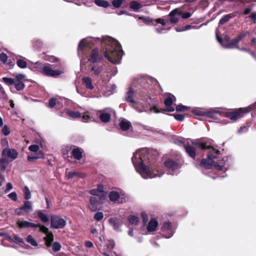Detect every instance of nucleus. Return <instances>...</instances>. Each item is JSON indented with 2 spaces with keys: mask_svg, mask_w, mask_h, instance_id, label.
Returning a JSON list of instances; mask_svg holds the SVG:
<instances>
[{
  "mask_svg": "<svg viewBox=\"0 0 256 256\" xmlns=\"http://www.w3.org/2000/svg\"><path fill=\"white\" fill-rule=\"evenodd\" d=\"M98 44H100V54H98L97 48V75L102 73L100 75L101 80L98 82L103 88L106 86L110 80L108 74L110 71L109 63L106 60L114 64L119 63L122 57V50L116 40L108 36L97 37Z\"/></svg>",
  "mask_w": 256,
  "mask_h": 256,
  "instance_id": "nucleus-1",
  "label": "nucleus"
},
{
  "mask_svg": "<svg viewBox=\"0 0 256 256\" xmlns=\"http://www.w3.org/2000/svg\"><path fill=\"white\" fill-rule=\"evenodd\" d=\"M192 113L198 116H206L212 118H218L220 116L224 115L232 120H236L242 117L244 114L250 112L249 108H241L234 109L230 112H222L216 109H210L208 110H202L198 108H194L192 111Z\"/></svg>",
  "mask_w": 256,
  "mask_h": 256,
  "instance_id": "nucleus-2",
  "label": "nucleus"
},
{
  "mask_svg": "<svg viewBox=\"0 0 256 256\" xmlns=\"http://www.w3.org/2000/svg\"><path fill=\"white\" fill-rule=\"evenodd\" d=\"M96 43V38L88 37L80 40L78 49V54L80 56H82L83 55L86 54L88 50L92 49V52L88 59V61L89 62L93 64H94L96 62V51L94 48ZM90 68H91V70L94 72V74L96 73V70L94 69V64Z\"/></svg>",
  "mask_w": 256,
  "mask_h": 256,
  "instance_id": "nucleus-3",
  "label": "nucleus"
},
{
  "mask_svg": "<svg viewBox=\"0 0 256 256\" xmlns=\"http://www.w3.org/2000/svg\"><path fill=\"white\" fill-rule=\"evenodd\" d=\"M143 154H139L137 157V153H134L132 158V162L136 170L139 172L144 178H152L156 176L158 174L155 173L158 172L156 169H153L150 165L146 166L144 162H145Z\"/></svg>",
  "mask_w": 256,
  "mask_h": 256,
  "instance_id": "nucleus-4",
  "label": "nucleus"
},
{
  "mask_svg": "<svg viewBox=\"0 0 256 256\" xmlns=\"http://www.w3.org/2000/svg\"><path fill=\"white\" fill-rule=\"evenodd\" d=\"M54 68V64L36 62L33 65L32 69L34 71L40 72L46 76L52 77L58 76L64 73L63 70H55Z\"/></svg>",
  "mask_w": 256,
  "mask_h": 256,
  "instance_id": "nucleus-5",
  "label": "nucleus"
},
{
  "mask_svg": "<svg viewBox=\"0 0 256 256\" xmlns=\"http://www.w3.org/2000/svg\"><path fill=\"white\" fill-rule=\"evenodd\" d=\"M18 152L14 148H6L2 152V158L0 159V167L4 170L8 163V158L13 160L17 158Z\"/></svg>",
  "mask_w": 256,
  "mask_h": 256,
  "instance_id": "nucleus-6",
  "label": "nucleus"
},
{
  "mask_svg": "<svg viewBox=\"0 0 256 256\" xmlns=\"http://www.w3.org/2000/svg\"><path fill=\"white\" fill-rule=\"evenodd\" d=\"M183 164L184 160L182 159L174 160L172 158H168L164 162V166L168 170L174 171L180 168Z\"/></svg>",
  "mask_w": 256,
  "mask_h": 256,
  "instance_id": "nucleus-7",
  "label": "nucleus"
},
{
  "mask_svg": "<svg viewBox=\"0 0 256 256\" xmlns=\"http://www.w3.org/2000/svg\"><path fill=\"white\" fill-rule=\"evenodd\" d=\"M66 224V221L62 218L52 215L50 216V226L55 229L63 228Z\"/></svg>",
  "mask_w": 256,
  "mask_h": 256,
  "instance_id": "nucleus-8",
  "label": "nucleus"
},
{
  "mask_svg": "<svg viewBox=\"0 0 256 256\" xmlns=\"http://www.w3.org/2000/svg\"><path fill=\"white\" fill-rule=\"evenodd\" d=\"M166 98L164 101V104L166 106L164 108L166 112H172L174 110L172 104L176 101V96L171 93H166Z\"/></svg>",
  "mask_w": 256,
  "mask_h": 256,
  "instance_id": "nucleus-9",
  "label": "nucleus"
},
{
  "mask_svg": "<svg viewBox=\"0 0 256 256\" xmlns=\"http://www.w3.org/2000/svg\"><path fill=\"white\" fill-rule=\"evenodd\" d=\"M161 230L164 235L167 238L172 236V226L170 222H164L161 228Z\"/></svg>",
  "mask_w": 256,
  "mask_h": 256,
  "instance_id": "nucleus-10",
  "label": "nucleus"
},
{
  "mask_svg": "<svg viewBox=\"0 0 256 256\" xmlns=\"http://www.w3.org/2000/svg\"><path fill=\"white\" fill-rule=\"evenodd\" d=\"M196 146L192 145V144L191 145L190 144H187L184 146V149L186 152L188 154V156L192 158L193 160H194L196 158Z\"/></svg>",
  "mask_w": 256,
  "mask_h": 256,
  "instance_id": "nucleus-11",
  "label": "nucleus"
},
{
  "mask_svg": "<svg viewBox=\"0 0 256 256\" xmlns=\"http://www.w3.org/2000/svg\"><path fill=\"white\" fill-rule=\"evenodd\" d=\"M84 150L78 146H74L72 150L71 155L72 158L76 160H80L82 158Z\"/></svg>",
  "mask_w": 256,
  "mask_h": 256,
  "instance_id": "nucleus-12",
  "label": "nucleus"
},
{
  "mask_svg": "<svg viewBox=\"0 0 256 256\" xmlns=\"http://www.w3.org/2000/svg\"><path fill=\"white\" fill-rule=\"evenodd\" d=\"M16 224L20 228H38L39 224H36L27 220H18Z\"/></svg>",
  "mask_w": 256,
  "mask_h": 256,
  "instance_id": "nucleus-13",
  "label": "nucleus"
},
{
  "mask_svg": "<svg viewBox=\"0 0 256 256\" xmlns=\"http://www.w3.org/2000/svg\"><path fill=\"white\" fill-rule=\"evenodd\" d=\"M134 92L132 88H130L126 92L125 100L131 104L130 106H134V105L136 104V101L134 100L133 98Z\"/></svg>",
  "mask_w": 256,
  "mask_h": 256,
  "instance_id": "nucleus-14",
  "label": "nucleus"
},
{
  "mask_svg": "<svg viewBox=\"0 0 256 256\" xmlns=\"http://www.w3.org/2000/svg\"><path fill=\"white\" fill-rule=\"evenodd\" d=\"M66 177L68 179H72L74 178H83L85 174L84 173L78 172H66Z\"/></svg>",
  "mask_w": 256,
  "mask_h": 256,
  "instance_id": "nucleus-15",
  "label": "nucleus"
},
{
  "mask_svg": "<svg viewBox=\"0 0 256 256\" xmlns=\"http://www.w3.org/2000/svg\"><path fill=\"white\" fill-rule=\"evenodd\" d=\"M139 96L142 100L148 102V100H151V96L149 91L147 89H142L138 92Z\"/></svg>",
  "mask_w": 256,
  "mask_h": 256,
  "instance_id": "nucleus-16",
  "label": "nucleus"
},
{
  "mask_svg": "<svg viewBox=\"0 0 256 256\" xmlns=\"http://www.w3.org/2000/svg\"><path fill=\"white\" fill-rule=\"evenodd\" d=\"M178 10L177 8L174 9L172 10L169 14L168 16L170 17V22L172 24H176L178 21V18L176 16V14L178 15Z\"/></svg>",
  "mask_w": 256,
  "mask_h": 256,
  "instance_id": "nucleus-17",
  "label": "nucleus"
},
{
  "mask_svg": "<svg viewBox=\"0 0 256 256\" xmlns=\"http://www.w3.org/2000/svg\"><path fill=\"white\" fill-rule=\"evenodd\" d=\"M212 163L213 162L209 159L207 160L206 158H202L199 164V165L200 166L204 168L206 170H210L212 166Z\"/></svg>",
  "mask_w": 256,
  "mask_h": 256,
  "instance_id": "nucleus-18",
  "label": "nucleus"
},
{
  "mask_svg": "<svg viewBox=\"0 0 256 256\" xmlns=\"http://www.w3.org/2000/svg\"><path fill=\"white\" fill-rule=\"evenodd\" d=\"M192 144L196 146L197 148H200L202 150H210L212 148L210 146H207L206 142H202L199 140L192 142Z\"/></svg>",
  "mask_w": 256,
  "mask_h": 256,
  "instance_id": "nucleus-19",
  "label": "nucleus"
},
{
  "mask_svg": "<svg viewBox=\"0 0 256 256\" xmlns=\"http://www.w3.org/2000/svg\"><path fill=\"white\" fill-rule=\"evenodd\" d=\"M158 226V222L155 219H152L148 222L147 226V230L148 232H152L156 230Z\"/></svg>",
  "mask_w": 256,
  "mask_h": 256,
  "instance_id": "nucleus-20",
  "label": "nucleus"
},
{
  "mask_svg": "<svg viewBox=\"0 0 256 256\" xmlns=\"http://www.w3.org/2000/svg\"><path fill=\"white\" fill-rule=\"evenodd\" d=\"M211 149L212 150L208 152L207 154V158L210 160L212 161L214 159L216 158V156L220 154V152L218 150L214 148L212 146Z\"/></svg>",
  "mask_w": 256,
  "mask_h": 256,
  "instance_id": "nucleus-21",
  "label": "nucleus"
},
{
  "mask_svg": "<svg viewBox=\"0 0 256 256\" xmlns=\"http://www.w3.org/2000/svg\"><path fill=\"white\" fill-rule=\"evenodd\" d=\"M239 42L237 38H235L228 44H224V46L227 48H238V44Z\"/></svg>",
  "mask_w": 256,
  "mask_h": 256,
  "instance_id": "nucleus-22",
  "label": "nucleus"
},
{
  "mask_svg": "<svg viewBox=\"0 0 256 256\" xmlns=\"http://www.w3.org/2000/svg\"><path fill=\"white\" fill-rule=\"evenodd\" d=\"M142 7V4L138 1L132 0L130 2V8L135 12H138Z\"/></svg>",
  "mask_w": 256,
  "mask_h": 256,
  "instance_id": "nucleus-23",
  "label": "nucleus"
},
{
  "mask_svg": "<svg viewBox=\"0 0 256 256\" xmlns=\"http://www.w3.org/2000/svg\"><path fill=\"white\" fill-rule=\"evenodd\" d=\"M98 117L102 122L108 123L110 120L111 114L106 112H102Z\"/></svg>",
  "mask_w": 256,
  "mask_h": 256,
  "instance_id": "nucleus-24",
  "label": "nucleus"
},
{
  "mask_svg": "<svg viewBox=\"0 0 256 256\" xmlns=\"http://www.w3.org/2000/svg\"><path fill=\"white\" fill-rule=\"evenodd\" d=\"M94 120V116L91 112H87L82 116V121L84 122H90Z\"/></svg>",
  "mask_w": 256,
  "mask_h": 256,
  "instance_id": "nucleus-25",
  "label": "nucleus"
},
{
  "mask_svg": "<svg viewBox=\"0 0 256 256\" xmlns=\"http://www.w3.org/2000/svg\"><path fill=\"white\" fill-rule=\"evenodd\" d=\"M235 16L236 15L234 12L224 15L221 19H220L218 22V24H224L228 22L230 20V19L234 18Z\"/></svg>",
  "mask_w": 256,
  "mask_h": 256,
  "instance_id": "nucleus-26",
  "label": "nucleus"
},
{
  "mask_svg": "<svg viewBox=\"0 0 256 256\" xmlns=\"http://www.w3.org/2000/svg\"><path fill=\"white\" fill-rule=\"evenodd\" d=\"M20 207L26 214L29 213L32 210V202L28 200L24 201L23 205Z\"/></svg>",
  "mask_w": 256,
  "mask_h": 256,
  "instance_id": "nucleus-27",
  "label": "nucleus"
},
{
  "mask_svg": "<svg viewBox=\"0 0 256 256\" xmlns=\"http://www.w3.org/2000/svg\"><path fill=\"white\" fill-rule=\"evenodd\" d=\"M44 240L45 241V244L47 247L52 246V242L54 241V235L52 232L48 233L44 238Z\"/></svg>",
  "mask_w": 256,
  "mask_h": 256,
  "instance_id": "nucleus-28",
  "label": "nucleus"
},
{
  "mask_svg": "<svg viewBox=\"0 0 256 256\" xmlns=\"http://www.w3.org/2000/svg\"><path fill=\"white\" fill-rule=\"evenodd\" d=\"M120 129L123 131H126L132 126L130 122L124 120H122L119 124Z\"/></svg>",
  "mask_w": 256,
  "mask_h": 256,
  "instance_id": "nucleus-29",
  "label": "nucleus"
},
{
  "mask_svg": "<svg viewBox=\"0 0 256 256\" xmlns=\"http://www.w3.org/2000/svg\"><path fill=\"white\" fill-rule=\"evenodd\" d=\"M82 84L88 89L92 90L94 88L92 84V79L88 76H85L82 79Z\"/></svg>",
  "mask_w": 256,
  "mask_h": 256,
  "instance_id": "nucleus-30",
  "label": "nucleus"
},
{
  "mask_svg": "<svg viewBox=\"0 0 256 256\" xmlns=\"http://www.w3.org/2000/svg\"><path fill=\"white\" fill-rule=\"evenodd\" d=\"M110 200L114 202H115L120 198V196L119 193L116 191L112 190L110 192L108 195Z\"/></svg>",
  "mask_w": 256,
  "mask_h": 256,
  "instance_id": "nucleus-31",
  "label": "nucleus"
},
{
  "mask_svg": "<svg viewBox=\"0 0 256 256\" xmlns=\"http://www.w3.org/2000/svg\"><path fill=\"white\" fill-rule=\"evenodd\" d=\"M97 198H98V201L102 203L107 200L108 191L98 192V189H97Z\"/></svg>",
  "mask_w": 256,
  "mask_h": 256,
  "instance_id": "nucleus-32",
  "label": "nucleus"
},
{
  "mask_svg": "<svg viewBox=\"0 0 256 256\" xmlns=\"http://www.w3.org/2000/svg\"><path fill=\"white\" fill-rule=\"evenodd\" d=\"M88 208L92 212L96 211V198L90 197V204Z\"/></svg>",
  "mask_w": 256,
  "mask_h": 256,
  "instance_id": "nucleus-33",
  "label": "nucleus"
},
{
  "mask_svg": "<svg viewBox=\"0 0 256 256\" xmlns=\"http://www.w3.org/2000/svg\"><path fill=\"white\" fill-rule=\"evenodd\" d=\"M139 18L142 20L146 24L156 25V20H154L150 17L142 16L140 17Z\"/></svg>",
  "mask_w": 256,
  "mask_h": 256,
  "instance_id": "nucleus-34",
  "label": "nucleus"
},
{
  "mask_svg": "<svg viewBox=\"0 0 256 256\" xmlns=\"http://www.w3.org/2000/svg\"><path fill=\"white\" fill-rule=\"evenodd\" d=\"M44 158V154L42 151H39L38 153L37 156H28V160L30 162H34L38 158Z\"/></svg>",
  "mask_w": 256,
  "mask_h": 256,
  "instance_id": "nucleus-35",
  "label": "nucleus"
},
{
  "mask_svg": "<svg viewBox=\"0 0 256 256\" xmlns=\"http://www.w3.org/2000/svg\"><path fill=\"white\" fill-rule=\"evenodd\" d=\"M128 220L130 224L136 226L138 224L139 218L136 216L130 215L128 217Z\"/></svg>",
  "mask_w": 256,
  "mask_h": 256,
  "instance_id": "nucleus-36",
  "label": "nucleus"
},
{
  "mask_svg": "<svg viewBox=\"0 0 256 256\" xmlns=\"http://www.w3.org/2000/svg\"><path fill=\"white\" fill-rule=\"evenodd\" d=\"M38 216V218L43 222H47L48 221V216L42 212L40 210H38L37 212Z\"/></svg>",
  "mask_w": 256,
  "mask_h": 256,
  "instance_id": "nucleus-37",
  "label": "nucleus"
},
{
  "mask_svg": "<svg viewBox=\"0 0 256 256\" xmlns=\"http://www.w3.org/2000/svg\"><path fill=\"white\" fill-rule=\"evenodd\" d=\"M24 198L28 200L31 198V192L27 186H25L23 189Z\"/></svg>",
  "mask_w": 256,
  "mask_h": 256,
  "instance_id": "nucleus-38",
  "label": "nucleus"
},
{
  "mask_svg": "<svg viewBox=\"0 0 256 256\" xmlns=\"http://www.w3.org/2000/svg\"><path fill=\"white\" fill-rule=\"evenodd\" d=\"M26 241L28 243L34 246H36L38 244L35 239L30 234L27 236L26 238Z\"/></svg>",
  "mask_w": 256,
  "mask_h": 256,
  "instance_id": "nucleus-39",
  "label": "nucleus"
},
{
  "mask_svg": "<svg viewBox=\"0 0 256 256\" xmlns=\"http://www.w3.org/2000/svg\"><path fill=\"white\" fill-rule=\"evenodd\" d=\"M59 99L56 98H51L48 102V106L50 108H53L55 106L58 104H59Z\"/></svg>",
  "mask_w": 256,
  "mask_h": 256,
  "instance_id": "nucleus-40",
  "label": "nucleus"
},
{
  "mask_svg": "<svg viewBox=\"0 0 256 256\" xmlns=\"http://www.w3.org/2000/svg\"><path fill=\"white\" fill-rule=\"evenodd\" d=\"M108 221L112 225L114 230H116L119 228L118 220L116 218H110L108 220Z\"/></svg>",
  "mask_w": 256,
  "mask_h": 256,
  "instance_id": "nucleus-41",
  "label": "nucleus"
},
{
  "mask_svg": "<svg viewBox=\"0 0 256 256\" xmlns=\"http://www.w3.org/2000/svg\"><path fill=\"white\" fill-rule=\"evenodd\" d=\"M66 113L68 116L72 118H78L80 116V114L76 111L67 110Z\"/></svg>",
  "mask_w": 256,
  "mask_h": 256,
  "instance_id": "nucleus-42",
  "label": "nucleus"
},
{
  "mask_svg": "<svg viewBox=\"0 0 256 256\" xmlns=\"http://www.w3.org/2000/svg\"><path fill=\"white\" fill-rule=\"evenodd\" d=\"M16 64L18 67L22 68H24L27 66L26 62L22 58H18L16 60Z\"/></svg>",
  "mask_w": 256,
  "mask_h": 256,
  "instance_id": "nucleus-43",
  "label": "nucleus"
},
{
  "mask_svg": "<svg viewBox=\"0 0 256 256\" xmlns=\"http://www.w3.org/2000/svg\"><path fill=\"white\" fill-rule=\"evenodd\" d=\"M97 6L106 8L110 6V4L108 1L104 0H97Z\"/></svg>",
  "mask_w": 256,
  "mask_h": 256,
  "instance_id": "nucleus-44",
  "label": "nucleus"
},
{
  "mask_svg": "<svg viewBox=\"0 0 256 256\" xmlns=\"http://www.w3.org/2000/svg\"><path fill=\"white\" fill-rule=\"evenodd\" d=\"M32 44L35 48L38 49L42 47L43 44L40 40H32Z\"/></svg>",
  "mask_w": 256,
  "mask_h": 256,
  "instance_id": "nucleus-45",
  "label": "nucleus"
},
{
  "mask_svg": "<svg viewBox=\"0 0 256 256\" xmlns=\"http://www.w3.org/2000/svg\"><path fill=\"white\" fill-rule=\"evenodd\" d=\"M14 84L15 85V88L18 90H22L24 88V84L22 82L18 80H16Z\"/></svg>",
  "mask_w": 256,
  "mask_h": 256,
  "instance_id": "nucleus-46",
  "label": "nucleus"
},
{
  "mask_svg": "<svg viewBox=\"0 0 256 256\" xmlns=\"http://www.w3.org/2000/svg\"><path fill=\"white\" fill-rule=\"evenodd\" d=\"M190 108H189L187 106H185L182 104H180L176 106V110L177 112H184V111L187 110H189Z\"/></svg>",
  "mask_w": 256,
  "mask_h": 256,
  "instance_id": "nucleus-47",
  "label": "nucleus"
},
{
  "mask_svg": "<svg viewBox=\"0 0 256 256\" xmlns=\"http://www.w3.org/2000/svg\"><path fill=\"white\" fill-rule=\"evenodd\" d=\"M124 0H113L112 2V6L116 8H120Z\"/></svg>",
  "mask_w": 256,
  "mask_h": 256,
  "instance_id": "nucleus-48",
  "label": "nucleus"
},
{
  "mask_svg": "<svg viewBox=\"0 0 256 256\" xmlns=\"http://www.w3.org/2000/svg\"><path fill=\"white\" fill-rule=\"evenodd\" d=\"M39 228V232H42L46 234V235L48 234V233H50L51 232L49 231L48 228L44 226V225H40L38 227Z\"/></svg>",
  "mask_w": 256,
  "mask_h": 256,
  "instance_id": "nucleus-49",
  "label": "nucleus"
},
{
  "mask_svg": "<svg viewBox=\"0 0 256 256\" xmlns=\"http://www.w3.org/2000/svg\"><path fill=\"white\" fill-rule=\"evenodd\" d=\"M52 250L56 252L59 251L61 248V245L58 242H54L52 244Z\"/></svg>",
  "mask_w": 256,
  "mask_h": 256,
  "instance_id": "nucleus-50",
  "label": "nucleus"
},
{
  "mask_svg": "<svg viewBox=\"0 0 256 256\" xmlns=\"http://www.w3.org/2000/svg\"><path fill=\"white\" fill-rule=\"evenodd\" d=\"M2 80L6 84L9 86L14 84L15 82V80H14L12 78L6 77H4L2 78Z\"/></svg>",
  "mask_w": 256,
  "mask_h": 256,
  "instance_id": "nucleus-51",
  "label": "nucleus"
},
{
  "mask_svg": "<svg viewBox=\"0 0 256 256\" xmlns=\"http://www.w3.org/2000/svg\"><path fill=\"white\" fill-rule=\"evenodd\" d=\"M174 118L180 122H182L184 120L185 115L182 114H172Z\"/></svg>",
  "mask_w": 256,
  "mask_h": 256,
  "instance_id": "nucleus-52",
  "label": "nucleus"
},
{
  "mask_svg": "<svg viewBox=\"0 0 256 256\" xmlns=\"http://www.w3.org/2000/svg\"><path fill=\"white\" fill-rule=\"evenodd\" d=\"M250 31H246L245 32H242L238 34L236 37L237 39L240 42L242 38L246 36L247 35L250 34Z\"/></svg>",
  "mask_w": 256,
  "mask_h": 256,
  "instance_id": "nucleus-53",
  "label": "nucleus"
},
{
  "mask_svg": "<svg viewBox=\"0 0 256 256\" xmlns=\"http://www.w3.org/2000/svg\"><path fill=\"white\" fill-rule=\"evenodd\" d=\"M2 132L4 134V135L6 136L10 134V130L7 125H4L3 128H2Z\"/></svg>",
  "mask_w": 256,
  "mask_h": 256,
  "instance_id": "nucleus-54",
  "label": "nucleus"
},
{
  "mask_svg": "<svg viewBox=\"0 0 256 256\" xmlns=\"http://www.w3.org/2000/svg\"><path fill=\"white\" fill-rule=\"evenodd\" d=\"M191 14L189 12H179L178 16H180L183 18L186 19L189 18L191 16Z\"/></svg>",
  "mask_w": 256,
  "mask_h": 256,
  "instance_id": "nucleus-55",
  "label": "nucleus"
},
{
  "mask_svg": "<svg viewBox=\"0 0 256 256\" xmlns=\"http://www.w3.org/2000/svg\"><path fill=\"white\" fill-rule=\"evenodd\" d=\"M82 2L84 4L88 6H93L94 3L96 4V0H82Z\"/></svg>",
  "mask_w": 256,
  "mask_h": 256,
  "instance_id": "nucleus-56",
  "label": "nucleus"
},
{
  "mask_svg": "<svg viewBox=\"0 0 256 256\" xmlns=\"http://www.w3.org/2000/svg\"><path fill=\"white\" fill-rule=\"evenodd\" d=\"M28 150L32 152H37L39 151L40 147L36 144H32L28 146Z\"/></svg>",
  "mask_w": 256,
  "mask_h": 256,
  "instance_id": "nucleus-57",
  "label": "nucleus"
},
{
  "mask_svg": "<svg viewBox=\"0 0 256 256\" xmlns=\"http://www.w3.org/2000/svg\"><path fill=\"white\" fill-rule=\"evenodd\" d=\"M7 60H8V56L7 55L4 53H1L0 54V60L4 64H7Z\"/></svg>",
  "mask_w": 256,
  "mask_h": 256,
  "instance_id": "nucleus-58",
  "label": "nucleus"
},
{
  "mask_svg": "<svg viewBox=\"0 0 256 256\" xmlns=\"http://www.w3.org/2000/svg\"><path fill=\"white\" fill-rule=\"evenodd\" d=\"M155 113L164 112H166L164 108H158L155 105H154L151 108Z\"/></svg>",
  "mask_w": 256,
  "mask_h": 256,
  "instance_id": "nucleus-59",
  "label": "nucleus"
},
{
  "mask_svg": "<svg viewBox=\"0 0 256 256\" xmlns=\"http://www.w3.org/2000/svg\"><path fill=\"white\" fill-rule=\"evenodd\" d=\"M15 213L18 216H22L24 215L25 214H26L24 212V210L21 207H20L18 208H17L14 210Z\"/></svg>",
  "mask_w": 256,
  "mask_h": 256,
  "instance_id": "nucleus-60",
  "label": "nucleus"
},
{
  "mask_svg": "<svg viewBox=\"0 0 256 256\" xmlns=\"http://www.w3.org/2000/svg\"><path fill=\"white\" fill-rule=\"evenodd\" d=\"M13 241L16 244L23 243V240L16 234H14Z\"/></svg>",
  "mask_w": 256,
  "mask_h": 256,
  "instance_id": "nucleus-61",
  "label": "nucleus"
},
{
  "mask_svg": "<svg viewBox=\"0 0 256 256\" xmlns=\"http://www.w3.org/2000/svg\"><path fill=\"white\" fill-rule=\"evenodd\" d=\"M8 197L14 201H16L18 198L17 194L16 192H12L9 194Z\"/></svg>",
  "mask_w": 256,
  "mask_h": 256,
  "instance_id": "nucleus-62",
  "label": "nucleus"
},
{
  "mask_svg": "<svg viewBox=\"0 0 256 256\" xmlns=\"http://www.w3.org/2000/svg\"><path fill=\"white\" fill-rule=\"evenodd\" d=\"M141 217L142 218L144 224H146L148 221V216L145 212H142L140 214Z\"/></svg>",
  "mask_w": 256,
  "mask_h": 256,
  "instance_id": "nucleus-63",
  "label": "nucleus"
},
{
  "mask_svg": "<svg viewBox=\"0 0 256 256\" xmlns=\"http://www.w3.org/2000/svg\"><path fill=\"white\" fill-rule=\"evenodd\" d=\"M248 18H250L254 24L256 23V12H252L249 16Z\"/></svg>",
  "mask_w": 256,
  "mask_h": 256,
  "instance_id": "nucleus-64",
  "label": "nucleus"
}]
</instances>
